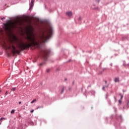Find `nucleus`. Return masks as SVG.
Here are the masks:
<instances>
[{
	"label": "nucleus",
	"mask_w": 129,
	"mask_h": 129,
	"mask_svg": "<svg viewBox=\"0 0 129 129\" xmlns=\"http://www.w3.org/2000/svg\"><path fill=\"white\" fill-rule=\"evenodd\" d=\"M53 34V28L49 27L46 30L42 31L38 36L37 37L34 32L33 29L29 30L27 33L26 39L28 42L25 43L21 42V40L18 39L17 36L13 35L11 43L16 45L18 48L20 50H25V49H29L30 47H40L41 43H45L47 42V40H49Z\"/></svg>",
	"instance_id": "1"
},
{
	"label": "nucleus",
	"mask_w": 129,
	"mask_h": 129,
	"mask_svg": "<svg viewBox=\"0 0 129 129\" xmlns=\"http://www.w3.org/2000/svg\"><path fill=\"white\" fill-rule=\"evenodd\" d=\"M24 22L23 20H19L11 24H5V30L6 32H11L13 29H19V27L23 26Z\"/></svg>",
	"instance_id": "2"
},
{
	"label": "nucleus",
	"mask_w": 129,
	"mask_h": 129,
	"mask_svg": "<svg viewBox=\"0 0 129 129\" xmlns=\"http://www.w3.org/2000/svg\"><path fill=\"white\" fill-rule=\"evenodd\" d=\"M50 53V50L49 49H44L42 52V57L43 59L45 60H47V58H48L49 56V54Z\"/></svg>",
	"instance_id": "3"
},
{
	"label": "nucleus",
	"mask_w": 129,
	"mask_h": 129,
	"mask_svg": "<svg viewBox=\"0 0 129 129\" xmlns=\"http://www.w3.org/2000/svg\"><path fill=\"white\" fill-rule=\"evenodd\" d=\"M11 48L12 49V53L14 55H15V54H16V53L20 54V51H19L18 50L16 49V47H15V46H14V45H12V46L10 45L8 47V49H11Z\"/></svg>",
	"instance_id": "4"
},
{
	"label": "nucleus",
	"mask_w": 129,
	"mask_h": 129,
	"mask_svg": "<svg viewBox=\"0 0 129 129\" xmlns=\"http://www.w3.org/2000/svg\"><path fill=\"white\" fill-rule=\"evenodd\" d=\"M67 16H68V17H71L73 15L72 12L71 11H69L66 13Z\"/></svg>",
	"instance_id": "5"
},
{
	"label": "nucleus",
	"mask_w": 129,
	"mask_h": 129,
	"mask_svg": "<svg viewBox=\"0 0 129 129\" xmlns=\"http://www.w3.org/2000/svg\"><path fill=\"white\" fill-rule=\"evenodd\" d=\"M34 0H32L30 3V9H32L33 7H34Z\"/></svg>",
	"instance_id": "6"
},
{
	"label": "nucleus",
	"mask_w": 129,
	"mask_h": 129,
	"mask_svg": "<svg viewBox=\"0 0 129 129\" xmlns=\"http://www.w3.org/2000/svg\"><path fill=\"white\" fill-rule=\"evenodd\" d=\"M114 82H119V78H115L114 79Z\"/></svg>",
	"instance_id": "7"
},
{
	"label": "nucleus",
	"mask_w": 129,
	"mask_h": 129,
	"mask_svg": "<svg viewBox=\"0 0 129 129\" xmlns=\"http://www.w3.org/2000/svg\"><path fill=\"white\" fill-rule=\"evenodd\" d=\"M64 90H65V87H62V88H61V91L60 92L61 94H62V93L64 92Z\"/></svg>",
	"instance_id": "8"
},
{
	"label": "nucleus",
	"mask_w": 129,
	"mask_h": 129,
	"mask_svg": "<svg viewBox=\"0 0 129 129\" xmlns=\"http://www.w3.org/2000/svg\"><path fill=\"white\" fill-rule=\"evenodd\" d=\"M36 101H37V99H34L31 102V103L33 104L34 102H36Z\"/></svg>",
	"instance_id": "9"
},
{
	"label": "nucleus",
	"mask_w": 129,
	"mask_h": 129,
	"mask_svg": "<svg viewBox=\"0 0 129 129\" xmlns=\"http://www.w3.org/2000/svg\"><path fill=\"white\" fill-rule=\"evenodd\" d=\"M15 111H16V110L15 109H13V110H12L11 113L12 114H14V113H15Z\"/></svg>",
	"instance_id": "10"
},
{
	"label": "nucleus",
	"mask_w": 129,
	"mask_h": 129,
	"mask_svg": "<svg viewBox=\"0 0 129 129\" xmlns=\"http://www.w3.org/2000/svg\"><path fill=\"white\" fill-rule=\"evenodd\" d=\"M11 91H16V88L15 87H14V88H12L11 90Z\"/></svg>",
	"instance_id": "11"
},
{
	"label": "nucleus",
	"mask_w": 129,
	"mask_h": 129,
	"mask_svg": "<svg viewBox=\"0 0 129 129\" xmlns=\"http://www.w3.org/2000/svg\"><path fill=\"white\" fill-rule=\"evenodd\" d=\"M3 119H5V118H1L0 119V122H3Z\"/></svg>",
	"instance_id": "12"
},
{
	"label": "nucleus",
	"mask_w": 129,
	"mask_h": 129,
	"mask_svg": "<svg viewBox=\"0 0 129 129\" xmlns=\"http://www.w3.org/2000/svg\"><path fill=\"white\" fill-rule=\"evenodd\" d=\"M1 33L2 34V35L4 34V31H3V30H1Z\"/></svg>",
	"instance_id": "13"
},
{
	"label": "nucleus",
	"mask_w": 129,
	"mask_h": 129,
	"mask_svg": "<svg viewBox=\"0 0 129 129\" xmlns=\"http://www.w3.org/2000/svg\"><path fill=\"white\" fill-rule=\"evenodd\" d=\"M39 65L40 66H43V65H44V62L40 63Z\"/></svg>",
	"instance_id": "14"
},
{
	"label": "nucleus",
	"mask_w": 129,
	"mask_h": 129,
	"mask_svg": "<svg viewBox=\"0 0 129 129\" xmlns=\"http://www.w3.org/2000/svg\"><path fill=\"white\" fill-rule=\"evenodd\" d=\"M46 72L48 73V72H50V69H48L47 70H46Z\"/></svg>",
	"instance_id": "15"
},
{
	"label": "nucleus",
	"mask_w": 129,
	"mask_h": 129,
	"mask_svg": "<svg viewBox=\"0 0 129 129\" xmlns=\"http://www.w3.org/2000/svg\"><path fill=\"white\" fill-rule=\"evenodd\" d=\"M118 102L119 103H121V100H119Z\"/></svg>",
	"instance_id": "16"
},
{
	"label": "nucleus",
	"mask_w": 129,
	"mask_h": 129,
	"mask_svg": "<svg viewBox=\"0 0 129 129\" xmlns=\"http://www.w3.org/2000/svg\"><path fill=\"white\" fill-rule=\"evenodd\" d=\"M123 97V96L122 95H121V99H122Z\"/></svg>",
	"instance_id": "17"
},
{
	"label": "nucleus",
	"mask_w": 129,
	"mask_h": 129,
	"mask_svg": "<svg viewBox=\"0 0 129 129\" xmlns=\"http://www.w3.org/2000/svg\"><path fill=\"white\" fill-rule=\"evenodd\" d=\"M5 95H8V91H6V92L5 93Z\"/></svg>",
	"instance_id": "18"
},
{
	"label": "nucleus",
	"mask_w": 129,
	"mask_h": 129,
	"mask_svg": "<svg viewBox=\"0 0 129 129\" xmlns=\"http://www.w3.org/2000/svg\"><path fill=\"white\" fill-rule=\"evenodd\" d=\"M81 20V17H80L79 18V21H80Z\"/></svg>",
	"instance_id": "19"
},
{
	"label": "nucleus",
	"mask_w": 129,
	"mask_h": 129,
	"mask_svg": "<svg viewBox=\"0 0 129 129\" xmlns=\"http://www.w3.org/2000/svg\"><path fill=\"white\" fill-rule=\"evenodd\" d=\"M31 113L34 112V110H32L31 111Z\"/></svg>",
	"instance_id": "20"
},
{
	"label": "nucleus",
	"mask_w": 129,
	"mask_h": 129,
	"mask_svg": "<svg viewBox=\"0 0 129 129\" xmlns=\"http://www.w3.org/2000/svg\"><path fill=\"white\" fill-rule=\"evenodd\" d=\"M105 88V87H103L102 88L103 90H104Z\"/></svg>",
	"instance_id": "21"
},
{
	"label": "nucleus",
	"mask_w": 129,
	"mask_h": 129,
	"mask_svg": "<svg viewBox=\"0 0 129 129\" xmlns=\"http://www.w3.org/2000/svg\"><path fill=\"white\" fill-rule=\"evenodd\" d=\"M21 103H22V102L21 101L19 102V104H21Z\"/></svg>",
	"instance_id": "22"
},
{
	"label": "nucleus",
	"mask_w": 129,
	"mask_h": 129,
	"mask_svg": "<svg viewBox=\"0 0 129 129\" xmlns=\"http://www.w3.org/2000/svg\"><path fill=\"white\" fill-rule=\"evenodd\" d=\"M39 108H41V107L37 108L36 109H39Z\"/></svg>",
	"instance_id": "23"
},
{
	"label": "nucleus",
	"mask_w": 129,
	"mask_h": 129,
	"mask_svg": "<svg viewBox=\"0 0 129 129\" xmlns=\"http://www.w3.org/2000/svg\"><path fill=\"white\" fill-rule=\"evenodd\" d=\"M69 90H71V88H69Z\"/></svg>",
	"instance_id": "24"
},
{
	"label": "nucleus",
	"mask_w": 129,
	"mask_h": 129,
	"mask_svg": "<svg viewBox=\"0 0 129 129\" xmlns=\"http://www.w3.org/2000/svg\"><path fill=\"white\" fill-rule=\"evenodd\" d=\"M65 81H67V79H65Z\"/></svg>",
	"instance_id": "25"
},
{
	"label": "nucleus",
	"mask_w": 129,
	"mask_h": 129,
	"mask_svg": "<svg viewBox=\"0 0 129 129\" xmlns=\"http://www.w3.org/2000/svg\"><path fill=\"white\" fill-rule=\"evenodd\" d=\"M127 104H129V101H128Z\"/></svg>",
	"instance_id": "26"
},
{
	"label": "nucleus",
	"mask_w": 129,
	"mask_h": 129,
	"mask_svg": "<svg viewBox=\"0 0 129 129\" xmlns=\"http://www.w3.org/2000/svg\"><path fill=\"white\" fill-rule=\"evenodd\" d=\"M26 106H28V104H26Z\"/></svg>",
	"instance_id": "27"
},
{
	"label": "nucleus",
	"mask_w": 129,
	"mask_h": 129,
	"mask_svg": "<svg viewBox=\"0 0 129 129\" xmlns=\"http://www.w3.org/2000/svg\"><path fill=\"white\" fill-rule=\"evenodd\" d=\"M1 20H3V18H2Z\"/></svg>",
	"instance_id": "28"
},
{
	"label": "nucleus",
	"mask_w": 129,
	"mask_h": 129,
	"mask_svg": "<svg viewBox=\"0 0 129 129\" xmlns=\"http://www.w3.org/2000/svg\"><path fill=\"white\" fill-rule=\"evenodd\" d=\"M0 92H2V91H1V90H0Z\"/></svg>",
	"instance_id": "29"
},
{
	"label": "nucleus",
	"mask_w": 129,
	"mask_h": 129,
	"mask_svg": "<svg viewBox=\"0 0 129 129\" xmlns=\"http://www.w3.org/2000/svg\"><path fill=\"white\" fill-rule=\"evenodd\" d=\"M0 124H1V123L0 122Z\"/></svg>",
	"instance_id": "30"
}]
</instances>
